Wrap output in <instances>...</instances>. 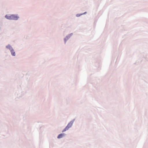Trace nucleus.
I'll return each mask as SVG.
<instances>
[{
  "label": "nucleus",
  "mask_w": 148,
  "mask_h": 148,
  "mask_svg": "<svg viewBox=\"0 0 148 148\" xmlns=\"http://www.w3.org/2000/svg\"><path fill=\"white\" fill-rule=\"evenodd\" d=\"M6 47L7 48L9 49L10 51L11 50H12V49H13L12 47L9 45L7 46H6Z\"/></svg>",
  "instance_id": "obj_4"
},
{
  "label": "nucleus",
  "mask_w": 148,
  "mask_h": 148,
  "mask_svg": "<svg viewBox=\"0 0 148 148\" xmlns=\"http://www.w3.org/2000/svg\"><path fill=\"white\" fill-rule=\"evenodd\" d=\"M10 51L11 53V54L13 56H15V53L14 51V50L13 49H12L11 50H10Z\"/></svg>",
  "instance_id": "obj_5"
},
{
  "label": "nucleus",
  "mask_w": 148,
  "mask_h": 148,
  "mask_svg": "<svg viewBox=\"0 0 148 148\" xmlns=\"http://www.w3.org/2000/svg\"><path fill=\"white\" fill-rule=\"evenodd\" d=\"M5 17L7 19L9 20H16L18 19V17L17 16L14 15H6L5 16Z\"/></svg>",
  "instance_id": "obj_1"
},
{
  "label": "nucleus",
  "mask_w": 148,
  "mask_h": 148,
  "mask_svg": "<svg viewBox=\"0 0 148 148\" xmlns=\"http://www.w3.org/2000/svg\"><path fill=\"white\" fill-rule=\"evenodd\" d=\"M73 121H71L67 125L66 127L62 130V132H64L66 131V130H68L69 128L71 127L73 123Z\"/></svg>",
  "instance_id": "obj_2"
},
{
  "label": "nucleus",
  "mask_w": 148,
  "mask_h": 148,
  "mask_svg": "<svg viewBox=\"0 0 148 148\" xmlns=\"http://www.w3.org/2000/svg\"><path fill=\"white\" fill-rule=\"evenodd\" d=\"M64 133L58 135L57 138H62L64 136Z\"/></svg>",
  "instance_id": "obj_3"
}]
</instances>
